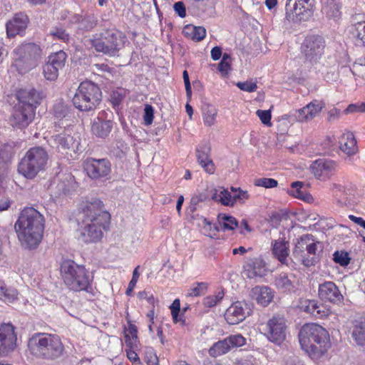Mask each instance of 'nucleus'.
I'll use <instances>...</instances> for the list:
<instances>
[{
  "label": "nucleus",
  "instance_id": "12",
  "mask_svg": "<svg viewBox=\"0 0 365 365\" xmlns=\"http://www.w3.org/2000/svg\"><path fill=\"white\" fill-rule=\"evenodd\" d=\"M325 46V41L322 36L319 35L307 36L301 46L305 62L311 65L317 63L324 54Z\"/></svg>",
  "mask_w": 365,
  "mask_h": 365
},
{
  "label": "nucleus",
  "instance_id": "6",
  "mask_svg": "<svg viewBox=\"0 0 365 365\" xmlns=\"http://www.w3.org/2000/svg\"><path fill=\"white\" fill-rule=\"evenodd\" d=\"M11 67L20 74H25L37 66L41 56L40 46L34 43H23L13 51Z\"/></svg>",
  "mask_w": 365,
  "mask_h": 365
},
{
  "label": "nucleus",
  "instance_id": "7",
  "mask_svg": "<svg viewBox=\"0 0 365 365\" xmlns=\"http://www.w3.org/2000/svg\"><path fill=\"white\" fill-rule=\"evenodd\" d=\"M125 35L120 31L112 28L104 29L91 39V44L97 52L109 56H115L124 46Z\"/></svg>",
  "mask_w": 365,
  "mask_h": 365
},
{
  "label": "nucleus",
  "instance_id": "18",
  "mask_svg": "<svg viewBox=\"0 0 365 365\" xmlns=\"http://www.w3.org/2000/svg\"><path fill=\"white\" fill-rule=\"evenodd\" d=\"M318 295L322 301L333 304H339L344 299V297L337 286L331 281L324 282L319 284Z\"/></svg>",
  "mask_w": 365,
  "mask_h": 365
},
{
  "label": "nucleus",
  "instance_id": "46",
  "mask_svg": "<svg viewBox=\"0 0 365 365\" xmlns=\"http://www.w3.org/2000/svg\"><path fill=\"white\" fill-rule=\"evenodd\" d=\"M232 58L229 53H225L222 55L221 61L218 64V70L222 76H225L228 74L231 69Z\"/></svg>",
  "mask_w": 365,
  "mask_h": 365
},
{
  "label": "nucleus",
  "instance_id": "31",
  "mask_svg": "<svg viewBox=\"0 0 365 365\" xmlns=\"http://www.w3.org/2000/svg\"><path fill=\"white\" fill-rule=\"evenodd\" d=\"M252 312L250 307L242 302L233 303L226 311V314L236 317H242L240 319H245L250 315Z\"/></svg>",
  "mask_w": 365,
  "mask_h": 365
},
{
  "label": "nucleus",
  "instance_id": "21",
  "mask_svg": "<svg viewBox=\"0 0 365 365\" xmlns=\"http://www.w3.org/2000/svg\"><path fill=\"white\" fill-rule=\"evenodd\" d=\"M34 115L35 111L31 107L24 108L18 106L13 113L11 120V125L20 129L25 128L33 120Z\"/></svg>",
  "mask_w": 365,
  "mask_h": 365
},
{
  "label": "nucleus",
  "instance_id": "37",
  "mask_svg": "<svg viewBox=\"0 0 365 365\" xmlns=\"http://www.w3.org/2000/svg\"><path fill=\"white\" fill-rule=\"evenodd\" d=\"M76 22L79 29L88 31L97 26L98 19L94 14L79 16L77 17Z\"/></svg>",
  "mask_w": 365,
  "mask_h": 365
},
{
  "label": "nucleus",
  "instance_id": "27",
  "mask_svg": "<svg viewBox=\"0 0 365 365\" xmlns=\"http://www.w3.org/2000/svg\"><path fill=\"white\" fill-rule=\"evenodd\" d=\"M272 250L274 256L283 264L288 265L289 253V242L284 240H277L272 242Z\"/></svg>",
  "mask_w": 365,
  "mask_h": 365
},
{
  "label": "nucleus",
  "instance_id": "61",
  "mask_svg": "<svg viewBox=\"0 0 365 365\" xmlns=\"http://www.w3.org/2000/svg\"><path fill=\"white\" fill-rule=\"evenodd\" d=\"M138 297L140 299H146L147 302L153 306H154L156 301L153 293L146 290L138 292Z\"/></svg>",
  "mask_w": 365,
  "mask_h": 365
},
{
  "label": "nucleus",
  "instance_id": "42",
  "mask_svg": "<svg viewBox=\"0 0 365 365\" xmlns=\"http://www.w3.org/2000/svg\"><path fill=\"white\" fill-rule=\"evenodd\" d=\"M218 221L224 230H233L238 226V222L234 217L225 214H220Z\"/></svg>",
  "mask_w": 365,
  "mask_h": 365
},
{
  "label": "nucleus",
  "instance_id": "30",
  "mask_svg": "<svg viewBox=\"0 0 365 365\" xmlns=\"http://www.w3.org/2000/svg\"><path fill=\"white\" fill-rule=\"evenodd\" d=\"M304 307V311L316 318L329 317L331 314L329 309L323 304L318 305L314 301H308Z\"/></svg>",
  "mask_w": 365,
  "mask_h": 365
},
{
  "label": "nucleus",
  "instance_id": "32",
  "mask_svg": "<svg viewBox=\"0 0 365 365\" xmlns=\"http://www.w3.org/2000/svg\"><path fill=\"white\" fill-rule=\"evenodd\" d=\"M252 291L257 295L256 300L257 303L264 307L267 306L273 299V293L268 287L257 286Z\"/></svg>",
  "mask_w": 365,
  "mask_h": 365
},
{
  "label": "nucleus",
  "instance_id": "5",
  "mask_svg": "<svg viewBox=\"0 0 365 365\" xmlns=\"http://www.w3.org/2000/svg\"><path fill=\"white\" fill-rule=\"evenodd\" d=\"M61 276L65 286L71 291L89 292L93 277L83 265L73 260H64L60 267Z\"/></svg>",
  "mask_w": 365,
  "mask_h": 365
},
{
  "label": "nucleus",
  "instance_id": "53",
  "mask_svg": "<svg viewBox=\"0 0 365 365\" xmlns=\"http://www.w3.org/2000/svg\"><path fill=\"white\" fill-rule=\"evenodd\" d=\"M217 111L214 108H207L203 111L204 123L207 126H211L215 123Z\"/></svg>",
  "mask_w": 365,
  "mask_h": 365
},
{
  "label": "nucleus",
  "instance_id": "52",
  "mask_svg": "<svg viewBox=\"0 0 365 365\" xmlns=\"http://www.w3.org/2000/svg\"><path fill=\"white\" fill-rule=\"evenodd\" d=\"M3 293L0 294V299H2L4 302L11 303L17 297V291L14 289H7L4 284Z\"/></svg>",
  "mask_w": 365,
  "mask_h": 365
},
{
  "label": "nucleus",
  "instance_id": "48",
  "mask_svg": "<svg viewBox=\"0 0 365 365\" xmlns=\"http://www.w3.org/2000/svg\"><path fill=\"white\" fill-rule=\"evenodd\" d=\"M58 70L46 62L43 66L44 77L48 81H55L58 76Z\"/></svg>",
  "mask_w": 365,
  "mask_h": 365
},
{
  "label": "nucleus",
  "instance_id": "24",
  "mask_svg": "<svg viewBox=\"0 0 365 365\" xmlns=\"http://www.w3.org/2000/svg\"><path fill=\"white\" fill-rule=\"evenodd\" d=\"M19 105L27 108L31 107L35 111L37 106L40 104L41 100V94L34 88L20 89L16 93Z\"/></svg>",
  "mask_w": 365,
  "mask_h": 365
},
{
  "label": "nucleus",
  "instance_id": "58",
  "mask_svg": "<svg viewBox=\"0 0 365 365\" xmlns=\"http://www.w3.org/2000/svg\"><path fill=\"white\" fill-rule=\"evenodd\" d=\"M50 34L63 42H66L69 39V35L63 29L55 28L51 31Z\"/></svg>",
  "mask_w": 365,
  "mask_h": 365
},
{
  "label": "nucleus",
  "instance_id": "11",
  "mask_svg": "<svg viewBox=\"0 0 365 365\" xmlns=\"http://www.w3.org/2000/svg\"><path fill=\"white\" fill-rule=\"evenodd\" d=\"M315 0H286L285 19L292 23L306 21L312 14Z\"/></svg>",
  "mask_w": 365,
  "mask_h": 365
},
{
  "label": "nucleus",
  "instance_id": "15",
  "mask_svg": "<svg viewBox=\"0 0 365 365\" xmlns=\"http://www.w3.org/2000/svg\"><path fill=\"white\" fill-rule=\"evenodd\" d=\"M337 167L338 164L334 160L319 158L311 164L310 171L317 179L325 181L336 173Z\"/></svg>",
  "mask_w": 365,
  "mask_h": 365
},
{
  "label": "nucleus",
  "instance_id": "8",
  "mask_svg": "<svg viewBox=\"0 0 365 365\" xmlns=\"http://www.w3.org/2000/svg\"><path fill=\"white\" fill-rule=\"evenodd\" d=\"M48 160L47 151L41 146L29 148L18 165V172L27 179L34 178L45 170Z\"/></svg>",
  "mask_w": 365,
  "mask_h": 365
},
{
  "label": "nucleus",
  "instance_id": "19",
  "mask_svg": "<svg viewBox=\"0 0 365 365\" xmlns=\"http://www.w3.org/2000/svg\"><path fill=\"white\" fill-rule=\"evenodd\" d=\"M324 106V103L314 100L306 106L296 110L292 115L298 122H307L316 117L322 111Z\"/></svg>",
  "mask_w": 365,
  "mask_h": 365
},
{
  "label": "nucleus",
  "instance_id": "28",
  "mask_svg": "<svg viewBox=\"0 0 365 365\" xmlns=\"http://www.w3.org/2000/svg\"><path fill=\"white\" fill-rule=\"evenodd\" d=\"M340 150L349 156L354 155L358 152L356 140L351 132L344 133L339 140Z\"/></svg>",
  "mask_w": 365,
  "mask_h": 365
},
{
  "label": "nucleus",
  "instance_id": "62",
  "mask_svg": "<svg viewBox=\"0 0 365 365\" xmlns=\"http://www.w3.org/2000/svg\"><path fill=\"white\" fill-rule=\"evenodd\" d=\"M182 78L185 83L186 96L188 99H190L192 96L191 84L189 78L188 72L186 70H185L182 73Z\"/></svg>",
  "mask_w": 365,
  "mask_h": 365
},
{
  "label": "nucleus",
  "instance_id": "47",
  "mask_svg": "<svg viewBox=\"0 0 365 365\" xmlns=\"http://www.w3.org/2000/svg\"><path fill=\"white\" fill-rule=\"evenodd\" d=\"M207 289V284L205 282H196L187 291V297H198L205 293Z\"/></svg>",
  "mask_w": 365,
  "mask_h": 365
},
{
  "label": "nucleus",
  "instance_id": "39",
  "mask_svg": "<svg viewBox=\"0 0 365 365\" xmlns=\"http://www.w3.org/2000/svg\"><path fill=\"white\" fill-rule=\"evenodd\" d=\"M275 286L284 292H289L294 289V284L287 274L281 273L274 279Z\"/></svg>",
  "mask_w": 365,
  "mask_h": 365
},
{
  "label": "nucleus",
  "instance_id": "22",
  "mask_svg": "<svg viewBox=\"0 0 365 365\" xmlns=\"http://www.w3.org/2000/svg\"><path fill=\"white\" fill-rule=\"evenodd\" d=\"M29 18L24 13H17L6 24V34L9 38L21 35L27 28Z\"/></svg>",
  "mask_w": 365,
  "mask_h": 365
},
{
  "label": "nucleus",
  "instance_id": "43",
  "mask_svg": "<svg viewBox=\"0 0 365 365\" xmlns=\"http://www.w3.org/2000/svg\"><path fill=\"white\" fill-rule=\"evenodd\" d=\"M169 308L170 309L173 319H178L180 312V316L184 317L185 314L191 309L190 305L187 304H186L182 309H180V301L179 299H175Z\"/></svg>",
  "mask_w": 365,
  "mask_h": 365
},
{
  "label": "nucleus",
  "instance_id": "4",
  "mask_svg": "<svg viewBox=\"0 0 365 365\" xmlns=\"http://www.w3.org/2000/svg\"><path fill=\"white\" fill-rule=\"evenodd\" d=\"M30 353L38 359L54 361L65 354L61 338L56 334L36 333L28 341Z\"/></svg>",
  "mask_w": 365,
  "mask_h": 365
},
{
  "label": "nucleus",
  "instance_id": "1",
  "mask_svg": "<svg viewBox=\"0 0 365 365\" xmlns=\"http://www.w3.org/2000/svg\"><path fill=\"white\" fill-rule=\"evenodd\" d=\"M78 219L82 224L78 239L85 243H93L103 237V230L108 229L110 215L104 209L103 202L94 199L81 205Z\"/></svg>",
  "mask_w": 365,
  "mask_h": 365
},
{
  "label": "nucleus",
  "instance_id": "51",
  "mask_svg": "<svg viewBox=\"0 0 365 365\" xmlns=\"http://www.w3.org/2000/svg\"><path fill=\"white\" fill-rule=\"evenodd\" d=\"M224 292L219 291L216 294L212 296H207L203 299V304L206 307H212L215 306L220 300L224 297Z\"/></svg>",
  "mask_w": 365,
  "mask_h": 365
},
{
  "label": "nucleus",
  "instance_id": "23",
  "mask_svg": "<svg viewBox=\"0 0 365 365\" xmlns=\"http://www.w3.org/2000/svg\"><path fill=\"white\" fill-rule=\"evenodd\" d=\"M211 147L207 143L199 145L196 148V158L198 163L209 174L215 172V168L210 158Z\"/></svg>",
  "mask_w": 365,
  "mask_h": 365
},
{
  "label": "nucleus",
  "instance_id": "9",
  "mask_svg": "<svg viewBox=\"0 0 365 365\" xmlns=\"http://www.w3.org/2000/svg\"><path fill=\"white\" fill-rule=\"evenodd\" d=\"M102 100L100 88L91 81L81 82L72 99L75 108L81 111L94 110Z\"/></svg>",
  "mask_w": 365,
  "mask_h": 365
},
{
  "label": "nucleus",
  "instance_id": "49",
  "mask_svg": "<svg viewBox=\"0 0 365 365\" xmlns=\"http://www.w3.org/2000/svg\"><path fill=\"white\" fill-rule=\"evenodd\" d=\"M334 261L340 264L342 267L347 266L350 262V257H349V253L346 251H336L334 253Z\"/></svg>",
  "mask_w": 365,
  "mask_h": 365
},
{
  "label": "nucleus",
  "instance_id": "10",
  "mask_svg": "<svg viewBox=\"0 0 365 365\" xmlns=\"http://www.w3.org/2000/svg\"><path fill=\"white\" fill-rule=\"evenodd\" d=\"M319 242L314 240L312 235H304L298 240L293 250V257L307 267L315 265L316 253Z\"/></svg>",
  "mask_w": 365,
  "mask_h": 365
},
{
  "label": "nucleus",
  "instance_id": "60",
  "mask_svg": "<svg viewBox=\"0 0 365 365\" xmlns=\"http://www.w3.org/2000/svg\"><path fill=\"white\" fill-rule=\"evenodd\" d=\"M237 86L242 91H247L249 93L254 92L257 90V86L256 83L254 82H238L237 83Z\"/></svg>",
  "mask_w": 365,
  "mask_h": 365
},
{
  "label": "nucleus",
  "instance_id": "2",
  "mask_svg": "<svg viewBox=\"0 0 365 365\" xmlns=\"http://www.w3.org/2000/svg\"><path fill=\"white\" fill-rule=\"evenodd\" d=\"M44 217L34 207L24 208L19 214L14 227L21 245L34 249L41 242L44 231Z\"/></svg>",
  "mask_w": 365,
  "mask_h": 365
},
{
  "label": "nucleus",
  "instance_id": "59",
  "mask_svg": "<svg viewBox=\"0 0 365 365\" xmlns=\"http://www.w3.org/2000/svg\"><path fill=\"white\" fill-rule=\"evenodd\" d=\"M346 114L352 113H365V102L360 103L350 104L344 110Z\"/></svg>",
  "mask_w": 365,
  "mask_h": 365
},
{
  "label": "nucleus",
  "instance_id": "41",
  "mask_svg": "<svg viewBox=\"0 0 365 365\" xmlns=\"http://www.w3.org/2000/svg\"><path fill=\"white\" fill-rule=\"evenodd\" d=\"M230 350V345L227 339L219 341L213 344L209 349V354L212 356L224 354Z\"/></svg>",
  "mask_w": 365,
  "mask_h": 365
},
{
  "label": "nucleus",
  "instance_id": "33",
  "mask_svg": "<svg viewBox=\"0 0 365 365\" xmlns=\"http://www.w3.org/2000/svg\"><path fill=\"white\" fill-rule=\"evenodd\" d=\"M304 182L301 181H295L291 184V189L288 190L290 195L296 198L309 202L312 199L311 195L307 192L304 187Z\"/></svg>",
  "mask_w": 365,
  "mask_h": 365
},
{
  "label": "nucleus",
  "instance_id": "13",
  "mask_svg": "<svg viewBox=\"0 0 365 365\" xmlns=\"http://www.w3.org/2000/svg\"><path fill=\"white\" fill-rule=\"evenodd\" d=\"M84 169L90 178L101 180L110 175L111 164L106 158H88L84 162Z\"/></svg>",
  "mask_w": 365,
  "mask_h": 365
},
{
  "label": "nucleus",
  "instance_id": "17",
  "mask_svg": "<svg viewBox=\"0 0 365 365\" xmlns=\"http://www.w3.org/2000/svg\"><path fill=\"white\" fill-rule=\"evenodd\" d=\"M266 263L259 257L247 258L243 265V274L248 279L262 277L266 274Z\"/></svg>",
  "mask_w": 365,
  "mask_h": 365
},
{
  "label": "nucleus",
  "instance_id": "35",
  "mask_svg": "<svg viewBox=\"0 0 365 365\" xmlns=\"http://www.w3.org/2000/svg\"><path fill=\"white\" fill-rule=\"evenodd\" d=\"M340 72L347 73H350L353 76H358L363 78H365V56L359 58L353 64L352 68L343 66L341 68Z\"/></svg>",
  "mask_w": 365,
  "mask_h": 365
},
{
  "label": "nucleus",
  "instance_id": "56",
  "mask_svg": "<svg viewBox=\"0 0 365 365\" xmlns=\"http://www.w3.org/2000/svg\"><path fill=\"white\" fill-rule=\"evenodd\" d=\"M229 341L230 349L233 347L241 346L245 344V339L240 334L232 335L226 338Z\"/></svg>",
  "mask_w": 365,
  "mask_h": 365
},
{
  "label": "nucleus",
  "instance_id": "44",
  "mask_svg": "<svg viewBox=\"0 0 365 365\" xmlns=\"http://www.w3.org/2000/svg\"><path fill=\"white\" fill-rule=\"evenodd\" d=\"M70 113L69 107L62 102H58L53 106V115L59 120L68 117Z\"/></svg>",
  "mask_w": 365,
  "mask_h": 365
},
{
  "label": "nucleus",
  "instance_id": "54",
  "mask_svg": "<svg viewBox=\"0 0 365 365\" xmlns=\"http://www.w3.org/2000/svg\"><path fill=\"white\" fill-rule=\"evenodd\" d=\"M255 185L265 188H273L277 186L278 182L273 178H262L257 179Z\"/></svg>",
  "mask_w": 365,
  "mask_h": 365
},
{
  "label": "nucleus",
  "instance_id": "50",
  "mask_svg": "<svg viewBox=\"0 0 365 365\" xmlns=\"http://www.w3.org/2000/svg\"><path fill=\"white\" fill-rule=\"evenodd\" d=\"M197 225L200 227H202L205 230V233L207 235H211L214 232L218 231L217 225H212L210 221L202 216L199 218V222Z\"/></svg>",
  "mask_w": 365,
  "mask_h": 365
},
{
  "label": "nucleus",
  "instance_id": "34",
  "mask_svg": "<svg viewBox=\"0 0 365 365\" xmlns=\"http://www.w3.org/2000/svg\"><path fill=\"white\" fill-rule=\"evenodd\" d=\"M351 336L357 346H365V321H355Z\"/></svg>",
  "mask_w": 365,
  "mask_h": 365
},
{
  "label": "nucleus",
  "instance_id": "36",
  "mask_svg": "<svg viewBox=\"0 0 365 365\" xmlns=\"http://www.w3.org/2000/svg\"><path fill=\"white\" fill-rule=\"evenodd\" d=\"M182 32L186 36L195 41H200L206 36V29L203 26L187 25Z\"/></svg>",
  "mask_w": 365,
  "mask_h": 365
},
{
  "label": "nucleus",
  "instance_id": "45",
  "mask_svg": "<svg viewBox=\"0 0 365 365\" xmlns=\"http://www.w3.org/2000/svg\"><path fill=\"white\" fill-rule=\"evenodd\" d=\"M327 16L330 19H339L341 14L340 7L334 1H330L324 8Z\"/></svg>",
  "mask_w": 365,
  "mask_h": 365
},
{
  "label": "nucleus",
  "instance_id": "16",
  "mask_svg": "<svg viewBox=\"0 0 365 365\" xmlns=\"http://www.w3.org/2000/svg\"><path fill=\"white\" fill-rule=\"evenodd\" d=\"M48 142L51 147L63 155L68 154L69 152L75 153L79 145L78 141L74 139L72 135L66 133L51 136Z\"/></svg>",
  "mask_w": 365,
  "mask_h": 365
},
{
  "label": "nucleus",
  "instance_id": "26",
  "mask_svg": "<svg viewBox=\"0 0 365 365\" xmlns=\"http://www.w3.org/2000/svg\"><path fill=\"white\" fill-rule=\"evenodd\" d=\"M113 123L110 120H103L97 118L93 120L91 125L92 133L98 138H107L113 129Z\"/></svg>",
  "mask_w": 365,
  "mask_h": 365
},
{
  "label": "nucleus",
  "instance_id": "20",
  "mask_svg": "<svg viewBox=\"0 0 365 365\" xmlns=\"http://www.w3.org/2000/svg\"><path fill=\"white\" fill-rule=\"evenodd\" d=\"M262 329L269 341L280 343L285 339L286 326L283 321H268L266 324H262Z\"/></svg>",
  "mask_w": 365,
  "mask_h": 365
},
{
  "label": "nucleus",
  "instance_id": "40",
  "mask_svg": "<svg viewBox=\"0 0 365 365\" xmlns=\"http://www.w3.org/2000/svg\"><path fill=\"white\" fill-rule=\"evenodd\" d=\"M66 58V53L63 51H60L50 55L47 62L59 71L64 67Z\"/></svg>",
  "mask_w": 365,
  "mask_h": 365
},
{
  "label": "nucleus",
  "instance_id": "57",
  "mask_svg": "<svg viewBox=\"0 0 365 365\" xmlns=\"http://www.w3.org/2000/svg\"><path fill=\"white\" fill-rule=\"evenodd\" d=\"M256 114L263 124L269 126L271 125L272 115L269 110H257Z\"/></svg>",
  "mask_w": 365,
  "mask_h": 365
},
{
  "label": "nucleus",
  "instance_id": "14",
  "mask_svg": "<svg viewBox=\"0 0 365 365\" xmlns=\"http://www.w3.org/2000/svg\"><path fill=\"white\" fill-rule=\"evenodd\" d=\"M15 327L10 322L0 326V356H7L16 347L17 336Z\"/></svg>",
  "mask_w": 365,
  "mask_h": 365
},
{
  "label": "nucleus",
  "instance_id": "3",
  "mask_svg": "<svg viewBox=\"0 0 365 365\" xmlns=\"http://www.w3.org/2000/svg\"><path fill=\"white\" fill-rule=\"evenodd\" d=\"M298 336L302 349L312 359H317L324 356L331 346L328 331L316 323H307L302 326Z\"/></svg>",
  "mask_w": 365,
  "mask_h": 365
},
{
  "label": "nucleus",
  "instance_id": "29",
  "mask_svg": "<svg viewBox=\"0 0 365 365\" xmlns=\"http://www.w3.org/2000/svg\"><path fill=\"white\" fill-rule=\"evenodd\" d=\"M124 337L128 348L138 347V329L135 324L131 323V321H128L127 326L124 327Z\"/></svg>",
  "mask_w": 365,
  "mask_h": 365
},
{
  "label": "nucleus",
  "instance_id": "64",
  "mask_svg": "<svg viewBox=\"0 0 365 365\" xmlns=\"http://www.w3.org/2000/svg\"><path fill=\"white\" fill-rule=\"evenodd\" d=\"M357 37L365 46V21L356 24Z\"/></svg>",
  "mask_w": 365,
  "mask_h": 365
},
{
  "label": "nucleus",
  "instance_id": "38",
  "mask_svg": "<svg viewBox=\"0 0 365 365\" xmlns=\"http://www.w3.org/2000/svg\"><path fill=\"white\" fill-rule=\"evenodd\" d=\"M212 198V200L220 202L223 205L233 206L235 205L233 195H232L227 190L222 187L219 190H215Z\"/></svg>",
  "mask_w": 365,
  "mask_h": 365
},
{
  "label": "nucleus",
  "instance_id": "55",
  "mask_svg": "<svg viewBox=\"0 0 365 365\" xmlns=\"http://www.w3.org/2000/svg\"><path fill=\"white\" fill-rule=\"evenodd\" d=\"M154 118V109L151 105L146 104L144 108L143 120L145 125L153 123Z\"/></svg>",
  "mask_w": 365,
  "mask_h": 365
},
{
  "label": "nucleus",
  "instance_id": "63",
  "mask_svg": "<svg viewBox=\"0 0 365 365\" xmlns=\"http://www.w3.org/2000/svg\"><path fill=\"white\" fill-rule=\"evenodd\" d=\"M174 11L180 17L184 18L186 16V9L182 1H178L174 4Z\"/></svg>",
  "mask_w": 365,
  "mask_h": 365
},
{
  "label": "nucleus",
  "instance_id": "25",
  "mask_svg": "<svg viewBox=\"0 0 365 365\" xmlns=\"http://www.w3.org/2000/svg\"><path fill=\"white\" fill-rule=\"evenodd\" d=\"M14 154V142L5 143L0 148V180H2L7 174Z\"/></svg>",
  "mask_w": 365,
  "mask_h": 365
}]
</instances>
